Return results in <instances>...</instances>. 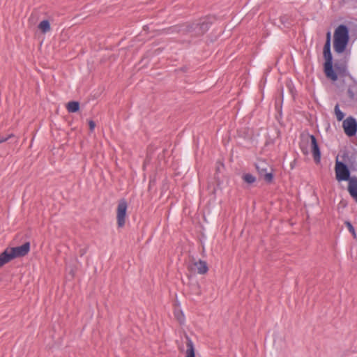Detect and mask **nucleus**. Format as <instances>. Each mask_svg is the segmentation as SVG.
<instances>
[{"instance_id": "obj_12", "label": "nucleus", "mask_w": 357, "mask_h": 357, "mask_svg": "<svg viewBox=\"0 0 357 357\" xmlns=\"http://www.w3.org/2000/svg\"><path fill=\"white\" fill-rule=\"evenodd\" d=\"M186 339V356L185 357H195L194 344L188 335H185Z\"/></svg>"}, {"instance_id": "obj_7", "label": "nucleus", "mask_w": 357, "mask_h": 357, "mask_svg": "<svg viewBox=\"0 0 357 357\" xmlns=\"http://www.w3.org/2000/svg\"><path fill=\"white\" fill-rule=\"evenodd\" d=\"M30 248V242H26L20 246L11 248L10 249H9V252L12 259H13L17 257H24L29 252Z\"/></svg>"}, {"instance_id": "obj_11", "label": "nucleus", "mask_w": 357, "mask_h": 357, "mask_svg": "<svg viewBox=\"0 0 357 357\" xmlns=\"http://www.w3.org/2000/svg\"><path fill=\"white\" fill-rule=\"evenodd\" d=\"M348 191L351 197L357 202V178L351 177L348 183Z\"/></svg>"}, {"instance_id": "obj_13", "label": "nucleus", "mask_w": 357, "mask_h": 357, "mask_svg": "<svg viewBox=\"0 0 357 357\" xmlns=\"http://www.w3.org/2000/svg\"><path fill=\"white\" fill-rule=\"evenodd\" d=\"M11 260L13 259L9 252V248H6L0 254V268Z\"/></svg>"}, {"instance_id": "obj_14", "label": "nucleus", "mask_w": 357, "mask_h": 357, "mask_svg": "<svg viewBox=\"0 0 357 357\" xmlns=\"http://www.w3.org/2000/svg\"><path fill=\"white\" fill-rule=\"evenodd\" d=\"M38 24L39 29L43 33H45L51 29L50 22L47 19L40 20Z\"/></svg>"}, {"instance_id": "obj_15", "label": "nucleus", "mask_w": 357, "mask_h": 357, "mask_svg": "<svg viewBox=\"0 0 357 357\" xmlns=\"http://www.w3.org/2000/svg\"><path fill=\"white\" fill-rule=\"evenodd\" d=\"M335 68L339 75H347V64L345 63H335Z\"/></svg>"}, {"instance_id": "obj_9", "label": "nucleus", "mask_w": 357, "mask_h": 357, "mask_svg": "<svg viewBox=\"0 0 357 357\" xmlns=\"http://www.w3.org/2000/svg\"><path fill=\"white\" fill-rule=\"evenodd\" d=\"M188 268L191 271L197 273L198 274L201 275L206 274L208 271L206 262L201 259L192 262L190 264H189Z\"/></svg>"}, {"instance_id": "obj_5", "label": "nucleus", "mask_w": 357, "mask_h": 357, "mask_svg": "<svg viewBox=\"0 0 357 357\" xmlns=\"http://www.w3.org/2000/svg\"><path fill=\"white\" fill-rule=\"evenodd\" d=\"M302 141H305L307 143L310 140L311 142V151L312 153L314 158V160L316 163H319L320 162L321 159V151L319 146L318 145L317 141L314 135L306 134V135H302Z\"/></svg>"}, {"instance_id": "obj_10", "label": "nucleus", "mask_w": 357, "mask_h": 357, "mask_svg": "<svg viewBox=\"0 0 357 357\" xmlns=\"http://www.w3.org/2000/svg\"><path fill=\"white\" fill-rule=\"evenodd\" d=\"M211 24L208 19H202L199 22L195 24L194 29L197 33L203 34L208 30Z\"/></svg>"}, {"instance_id": "obj_4", "label": "nucleus", "mask_w": 357, "mask_h": 357, "mask_svg": "<svg viewBox=\"0 0 357 357\" xmlns=\"http://www.w3.org/2000/svg\"><path fill=\"white\" fill-rule=\"evenodd\" d=\"M335 174L336 179L338 181H345L349 182L351 178L350 176V170L348 166L337 160L335 163Z\"/></svg>"}, {"instance_id": "obj_22", "label": "nucleus", "mask_w": 357, "mask_h": 357, "mask_svg": "<svg viewBox=\"0 0 357 357\" xmlns=\"http://www.w3.org/2000/svg\"><path fill=\"white\" fill-rule=\"evenodd\" d=\"M89 126L90 131L93 132L94 130L95 127H96L95 122L93 121H92V120H90L89 121Z\"/></svg>"}, {"instance_id": "obj_8", "label": "nucleus", "mask_w": 357, "mask_h": 357, "mask_svg": "<svg viewBox=\"0 0 357 357\" xmlns=\"http://www.w3.org/2000/svg\"><path fill=\"white\" fill-rule=\"evenodd\" d=\"M342 127L347 136L353 137L356 135L357 132V121L354 117L349 116L344 120Z\"/></svg>"}, {"instance_id": "obj_6", "label": "nucleus", "mask_w": 357, "mask_h": 357, "mask_svg": "<svg viewBox=\"0 0 357 357\" xmlns=\"http://www.w3.org/2000/svg\"><path fill=\"white\" fill-rule=\"evenodd\" d=\"M128 203L125 199L119 201L116 210V220L119 227H123L126 223Z\"/></svg>"}, {"instance_id": "obj_18", "label": "nucleus", "mask_w": 357, "mask_h": 357, "mask_svg": "<svg viewBox=\"0 0 357 357\" xmlns=\"http://www.w3.org/2000/svg\"><path fill=\"white\" fill-rule=\"evenodd\" d=\"M334 110L337 120L338 121H342L344 117V114L340 109L339 105L337 104L335 106Z\"/></svg>"}, {"instance_id": "obj_16", "label": "nucleus", "mask_w": 357, "mask_h": 357, "mask_svg": "<svg viewBox=\"0 0 357 357\" xmlns=\"http://www.w3.org/2000/svg\"><path fill=\"white\" fill-rule=\"evenodd\" d=\"M79 109V103L77 101L68 102V112H76Z\"/></svg>"}, {"instance_id": "obj_23", "label": "nucleus", "mask_w": 357, "mask_h": 357, "mask_svg": "<svg viewBox=\"0 0 357 357\" xmlns=\"http://www.w3.org/2000/svg\"><path fill=\"white\" fill-rule=\"evenodd\" d=\"M300 148L302 151V153L305 155H307L308 154V150L306 147H305L303 145V142L300 144Z\"/></svg>"}, {"instance_id": "obj_3", "label": "nucleus", "mask_w": 357, "mask_h": 357, "mask_svg": "<svg viewBox=\"0 0 357 357\" xmlns=\"http://www.w3.org/2000/svg\"><path fill=\"white\" fill-rule=\"evenodd\" d=\"M255 167L260 176L263 178L266 182L271 183L273 181V174L272 170L268 172V170L271 169V167L266 160L261 159L257 160L255 163Z\"/></svg>"}, {"instance_id": "obj_20", "label": "nucleus", "mask_w": 357, "mask_h": 357, "mask_svg": "<svg viewBox=\"0 0 357 357\" xmlns=\"http://www.w3.org/2000/svg\"><path fill=\"white\" fill-rule=\"evenodd\" d=\"M13 136V134H10L6 137H4V136H1L0 137V144L3 143V142H5L6 141H8L10 138H11Z\"/></svg>"}, {"instance_id": "obj_21", "label": "nucleus", "mask_w": 357, "mask_h": 357, "mask_svg": "<svg viewBox=\"0 0 357 357\" xmlns=\"http://www.w3.org/2000/svg\"><path fill=\"white\" fill-rule=\"evenodd\" d=\"M331 31H328L326 33V40L325 45H328V46H331Z\"/></svg>"}, {"instance_id": "obj_19", "label": "nucleus", "mask_w": 357, "mask_h": 357, "mask_svg": "<svg viewBox=\"0 0 357 357\" xmlns=\"http://www.w3.org/2000/svg\"><path fill=\"white\" fill-rule=\"evenodd\" d=\"M345 225L348 229V230L352 234V235L355 237L356 236V232L355 229L352 224L349 221H346Z\"/></svg>"}, {"instance_id": "obj_1", "label": "nucleus", "mask_w": 357, "mask_h": 357, "mask_svg": "<svg viewBox=\"0 0 357 357\" xmlns=\"http://www.w3.org/2000/svg\"><path fill=\"white\" fill-rule=\"evenodd\" d=\"M349 41V30L344 24L339 25L333 33V49L337 54L344 52Z\"/></svg>"}, {"instance_id": "obj_17", "label": "nucleus", "mask_w": 357, "mask_h": 357, "mask_svg": "<svg viewBox=\"0 0 357 357\" xmlns=\"http://www.w3.org/2000/svg\"><path fill=\"white\" fill-rule=\"evenodd\" d=\"M242 178L245 183L248 184H252L256 181L255 176L249 173L243 174Z\"/></svg>"}, {"instance_id": "obj_2", "label": "nucleus", "mask_w": 357, "mask_h": 357, "mask_svg": "<svg viewBox=\"0 0 357 357\" xmlns=\"http://www.w3.org/2000/svg\"><path fill=\"white\" fill-rule=\"evenodd\" d=\"M323 54L325 59L324 66V73L328 78L335 82L337 80V75L335 72L333 66V56L331 51V46L324 45Z\"/></svg>"}]
</instances>
